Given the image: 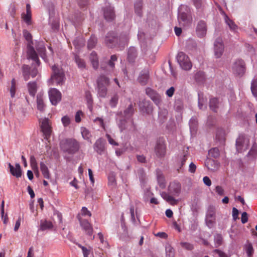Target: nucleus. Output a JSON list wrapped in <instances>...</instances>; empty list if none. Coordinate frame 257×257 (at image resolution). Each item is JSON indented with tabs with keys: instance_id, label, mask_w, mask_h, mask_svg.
<instances>
[{
	"instance_id": "nucleus-1",
	"label": "nucleus",
	"mask_w": 257,
	"mask_h": 257,
	"mask_svg": "<svg viewBox=\"0 0 257 257\" xmlns=\"http://www.w3.org/2000/svg\"><path fill=\"white\" fill-rule=\"evenodd\" d=\"M79 147V143L75 139H66L61 143V148L63 151L70 154L76 153L78 151Z\"/></svg>"
},
{
	"instance_id": "nucleus-2",
	"label": "nucleus",
	"mask_w": 257,
	"mask_h": 257,
	"mask_svg": "<svg viewBox=\"0 0 257 257\" xmlns=\"http://www.w3.org/2000/svg\"><path fill=\"white\" fill-rule=\"evenodd\" d=\"M109 84V79L104 75H100L97 79L98 94L101 97H105L107 94V87Z\"/></svg>"
},
{
	"instance_id": "nucleus-3",
	"label": "nucleus",
	"mask_w": 257,
	"mask_h": 257,
	"mask_svg": "<svg viewBox=\"0 0 257 257\" xmlns=\"http://www.w3.org/2000/svg\"><path fill=\"white\" fill-rule=\"evenodd\" d=\"M118 125L121 132H133L136 129L132 118L120 119L118 122Z\"/></svg>"
},
{
	"instance_id": "nucleus-4",
	"label": "nucleus",
	"mask_w": 257,
	"mask_h": 257,
	"mask_svg": "<svg viewBox=\"0 0 257 257\" xmlns=\"http://www.w3.org/2000/svg\"><path fill=\"white\" fill-rule=\"evenodd\" d=\"M53 74L51 76V80L53 82H55L57 84L61 85L64 82L65 75L62 69L59 68L54 65L52 66Z\"/></svg>"
},
{
	"instance_id": "nucleus-5",
	"label": "nucleus",
	"mask_w": 257,
	"mask_h": 257,
	"mask_svg": "<svg viewBox=\"0 0 257 257\" xmlns=\"http://www.w3.org/2000/svg\"><path fill=\"white\" fill-rule=\"evenodd\" d=\"M40 122L41 130L43 133L44 138L48 140L52 132L50 120L47 118H45Z\"/></svg>"
},
{
	"instance_id": "nucleus-6",
	"label": "nucleus",
	"mask_w": 257,
	"mask_h": 257,
	"mask_svg": "<svg viewBox=\"0 0 257 257\" xmlns=\"http://www.w3.org/2000/svg\"><path fill=\"white\" fill-rule=\"evenodd\" d=\"M177 61L180 67L184 70H189L192 67L188 57L183 52H180L178 54Z\"/></svg>"
},
{
	"instance_id": "nucleus-7",
	"label": "nucleus",
	"mask_w": 257,
	"mask_h": 257,
	"mask_svg": "<svg viewBox=\"0 0 257 257\" xmlns=\"http://www.w3.org/2000/svg\"><path fill=\"white\" fill-rule=\"evenodd\" d=\"M156 155L159 158L164 157L166 153V147L163 139H159L157 141L155 147Z\"/></svg>"
},
{
	"instance_id": "nucleus-8",
	"label": "nucleus",
	"mask_w": 257,
	"mask_h": 257,
	"mask_svg": "<svg viewBox=\"0 0 257 257\" xmlns=\"http://www.w3.org/2000/svg\"><path fill=\"white\" fill-rule=\"evenodd\" d=\"M232 70L234 73L242 76L245 72V67L244 61L241 59L236 60L233 64Z\"/></svg>"
},
{
	"instance_id": "nucleus-9",
	"label": "nucleus",
	"mask_w": 257,
	"mask_h": 257,
	"mask_svg": "<svg viewBox=\"0 0 257 257\" xmlns=\"http://www.w3.org/2000/svg\"><path fill=\"white\" fill-rule=\"evenodd\" d=\"M249 141L246 140L244 136L240 135L236 141V147L237 151L241 153L247 149Z\"/></svg>"
},
{
	"instance_id": "nucleus-10",
	"label": "nucleus",
	"mask_w": 257,
	"mask_h": 257,
	"mask_svg": "<svg viewBox=\"0 0 257 257\" xmlns=\"http://www.w3.org/2000/svg\"><path fill=\"white\" fill-rule=\"evenodd\" d=\"M178 20L180 26L184 27L190 26L192 21V17L185 13H179Z\"/></svg>"
},
{
	"instance_id": "nucleus-11",
	"label": "nucleus",
	"mask_w": 257,
	"mask_h": 257,
	"mask_svg": "<svg viewBox=\"0 0 257 257\" xmlns=\"http://www.w3.org/2000/svg\"><path fill=\"white\" fill-rule=\"evenodd\" d=\"M215 210L213 207H210L208 209L206 216V223L209 228H212L215 220Z\"/></svg>"
},
{
	"instance_id": "nucleus-12",
	"label": "nucleus",
	"mask_w": 257,
	"mask_h": 257,
	"mask_svg": "<svg viewBox=\"0 0 257 257\" xmlns=\"http://www.w3.org/2000/svg\"><path fill=\"white\" fill-rule=\"evenodd\" d=\"M49 96L53 105H56L61 99V93L56 88H51L49 90Z\"/></svg>"
},
{
	"instance_id": "nucleus-13",
	"label": "nucleus",
	"mask_w": 257,
	"mask_h": 257,
	"mask_svg": "<svg viewBox=\"0 0 257 257\" xmlns=\"http://www.w3.org/2000/svg\"><path fill=\"white\" fill-rule=\"evenodd\" d=\"M207 31L206 23L203 20L199 21L196 28V32L197 36L200 38L204 37L206 35Z\"/></svg>"
},
{
	"instance_id": "nucleus-14",
	"label": "nucleus",
	"mask_w": 257,
	"mask_h": 257,
	"mask_svg": "<svg viewBox=\"0 0 257 257\" xmlns=\"http://www.w3.org/2000/svg\"><path fill=\"white\" fill-rule=\"evenodd\" d=\"M224 51V45L221 38H218L214 42V53L216 58H220Z\"/></svg>"
},
{
	"instance_id": "nucleus-15",
	"label": "nucleus",
	"mask_w": 257,
	"mask_h": 257,
	"mask_svg": "<svg viewBox=\"0 0 257 257\" xmlns=\"http://www.w3.org/2000/svg\"><path fill=\"white\" fill-rule=\"evenodd\" d=\"M146 92L155 104L157 105H159L160 104L161 102V97L156 91L150 88H147L146 90Z\"/></svg>"
},
{
	"instance_id": "nucleus-16",
	"label": "nucleus",
	"mask_w": 257,
	"mask_h": 257,
	"mask_svg": "<svg viewBox=\"0 0 257 257\" xmlns=\"http://www.w3.org/2000/svg\"><path fill=\"white\" fill-rule=\"evenodd\" d=\"M118 38L114 32H109L107 34L105 39V44L110 47H112L114 44L117 42Z\"/></svg>"
},
{
	"instance_id": "nucleus-17",
	"label": "nucleus",
	"mask_w": 257,
	"mask_h": 257,
	"mask_svg": "<svg viewBox=\"0 0 257 257\" xmlns=\"http://www.w3.org/2000/svg\"><path fill=\"white\" fill-rule=\"evenodd\" d=\"M28 48V58L29 59H31L33 60L34 61L36 62L37 65L40 64V61L39 60L38 55L35 51L34 47L31 45L30 44H28L27 46Z\"/></svg>"
},
{
	"instance_id": "nucleus-18",
	"label": "nucleus",
	"mask_w": 257,
	"mask_h": 257,
	"mask_svg": "<svg viewBox=\"0 0 257 257\" xmlns=\"http://www.w3.org/2000/svg\"><path fill=\"white\" fill-rule=\"evenodd\" d=\"M28 48V58L29 59H31L33 60L34 61L36 62L37 65L40 64V61L39 60L38 55L35 51L34 47L31 45L30 44H28L27 46Z\"/></svg>"
},
{
	"instance_id": "nucleus-19",
	"label": "nucleus",
	"mask_w": 257,
	"mask_h": 257,
	"mask_svg": "<svg viewBox=\"0 0 257 257\" xmlns=\"http://www.w3.org/2000/svg\"><path fill=\"white\" fill-rule=\"evenodd\" d=\"M93 148L98 154L101 155L105 150V141L102 138H99L94 143Z\"/></svg>"
},
{
	"instance_id": "nucleus-20",
	"label": "nucleus",
	"mask_w": 257,
	"mask_h": 257,
	"mask_svg": "<svg viewBox=\"0 0 257 257\" xmlns=\"http://www.w3.org/2000/svg\"><path fill=\"white\" fill-rule=\"evenodd\" d=\"M9 168L10 169V173L14 176L17 178H20L22 176V170L21 166L19 163H16L15 167H14L11 163L8 164Z\"/></svg>"
},
{
	"instance_id": "nucleus-21",
	"label": "nucleus",
	"mask_w": 257,
	"mask_h": 257,
	"mask_svg": "<svg viewBox=\"0 0 257 257\" xmlns=\"http://www.w3.org/2000/svg\"><path fill=\"white\" fill-rule=\"evenodd\" d=\"M80 223L81 227L85 231L86 233L89 236H91L93 233V228L89 221L86 219H84L80 220Z\"/></svg>"
},
{
	"instance_id": "nucleus-22",
	"label": "nucleus",
	"mask_w": 257,
	"mask_h": 257,
	"mask_svg": "<svg viewBox=\"0 0 257 257\" xmlns=\"http://www.w3.org/2000/svg\"><path fill=\"white\" fill-rule=\"evenodd\" d=\"M188 156V153L187 151H184L182 153L178 155L177 158V165L179 166V169H178V171H179V169H181L182 167L184 165L187 160Z\"/></svg>"
},
{
	"instance_id": "nucleus-23",
	"label": "nucleus",
	"mask_w": 257,
	"mask_h": 257,
	"mask_svg": "<svg viewBox=\"0 0 257 257\" xmlns=\"http://www.w3.org/2000/svg\"><path fill=\"white\" fill-rule=\"evenodd\" d=\"M53 226L52 222L50 220L42 219L40 221L39 230L41 231L52 229Z\"/></svg>"
},
{
	"instance_id": "nucleus-24",
	"label": "nucleus",
	"mask_w": 257,
	"mask_h": 257,
	"mask_svg": "<svg viewBox=\"0 0 257 257\" xmlns=\"http://www.w3.org/2000/svg\"><path fill=\"white\" fill-rule=\"evenodd\" d=\"M104 17L107 21H112L115 18L113 8L111 7H106L104 9Z\"/></svg>"
},
{
	"instance_id": "nucleus-25",
	"label": "nucleus",
	"mask_w": 257,
	"mask_h": 257,
	"mask_svg": "<svg viewBox=\"0 0 257 257\" xmlns=\"http://www.w3.org/2000/svg\"><path fill=\"white\" fill-rule=\"evenodd\" d=\"M169 191L170 193L173 195H178L181 189V185L179 182H171L169 186Z\"/></svg>"
},
{
	"instance_id": "nucleus-26",
	"label": "nucleus",
	"mask_w": 257,
	"mask_h": 257,
	"mask_svg": "<svg viewBox=\"0 0 257 257\" xmlns=\"http://www.w3.org/2000/svg\"><path fill=\"white\" fill-rule=\"evenodd\" d=\"M89 59L93 68L95 70L97 69L99 67L98 57L95 51H93L90 53Z\"/></svg>"
},
{
	"instance_id": "nucleus-27",
	"label": "nucleus",
	"mask_w": 257,
	"mask_h": 257,
	"mask_svg": "<svg viewBox=\"0 0 257 257\" xmlns=\"http://www.w3.org/2000/svg\"><path fill=\"white\" fill-rule=\"evenodd\" d=\"M149 79V73L148 71H142L139 78L138 81L142 85H146Z\"/></svg>"
},
{
	"instance_id": "nucleus-28",
	"label": "nucleus",
	"mask_w": 257,
	"mask_h": 257,
	"mask_svg": "<svg viewBox=\"0 0 257 257\" xmlns=\"http://www.w3.org/2000/svg\"><path fill=\"white\" fill-rule=\"evenodd\" d=\"M31 11L30 5L27 4L26 5V14L22 15V19L28 24H30L31 20Z\"/></svg>"
},
{
	"instance_id": "nucleus-29",
	"label": "nucleus",
	"mask_w": 257,
	"mask_h": 257,
	"mask_svg": "<svg viewBox=\"0 0 257 257\" xmlns=\"http://www.w3.org/2000/svg\"><path fill=\"white\" fill-rule=\"evenodd\" d=\"M81 133L83 138L90 144L92 143V135L90 131L85 127H81Z\"/></svg>"
},
{
	"instance_id": "nucleus-30",
	"label": "nucleus",
	"mask_w": 257,
	"mask_h": 257,
	"mask_svg": "<svg viewBox=\"0 0 257 257\" xmlns=\"http://www.w3.org/2000/svg\"><path fill=\"white\" fill-rule=\"evenodd\" d=\"M137 57V51L134 47H130L128 50L127 59L131 63H133Z\"/></svg>"
},
{
	"instance_id": "nucleus-31",
	"label": "nucleus",
	"mask_w": 257,
	"mask_h": 257,
	"mask_svg": "<svg viewBox=\"0 0 257 257\" xmlns=\"http://www.w3.org/2000/svg\"><path fill=\"white\" fill-rule=\"evenodd\" d=\"M243 248L247 254V257H252L254 253V249L250 242L247 241L244 244Z\"/></svg>"
},
{
	"instance_id": "nucleus-32",
	"label": "nucleus",
	"mask_w": 257,
	"mask_h": 257,
	"mask_svg": "<svg viewBox=\"0 0 257 257\" xmlns=\"http://www.w3.org/2000/svg\"><path fill=\"white\" fill-rule=\"evenodd\" d=\"M37 105L38 110L41 111L44 110L45 105L44 103L43 95L41 94H38L37 96Z\"/></svg>"
},
{
	"instance_id": "nucleus-33",
	"label": "nucleus",
	"mask_w": 257,
	"mask_h": 257,
	"mask_svg": "<svg viewBox=\"0 0 257 257\" xmlns=\"http://www.w3.org/2000/svg\"><path fill=\"white\" fill-rule=\"evenodd\" d=\"M40 169L44 177L46 179H49L50 178V174L47 166L44 162L40 163Z\"/></svg>"
},
{
	"instance_id": "nucleus-34",
	"label": "nucleus",
	"mask_w": 257,
	"mask_h": 257,
	"mask_svg": "<svg viewBox=\"0 0 257 257\" xmlns=\"http://www.w3.org/2000/svg\"><path fill=\"white\" fill-rule=\"evenodd\" d=\"M29 94L34 97L37 92V83L36 82H30L28 83Z\"/></svg>"
},
{
	"instance_id": "nucleus-35",
	"label": "nucleus",
	"mask_w": 257,
	"mask_h": 257,
	"mask_svg": "<svg viewBox=\"0 0 257 257\" xmlns=\"http://www.w3.org/2000/svg\"><path fill=\"white\" fill-rule=\"evenodd\" d=\"M225 21L226 24L229 27L230 30L236 32L237 30L238 27L234 23L233 21H232L231 20H230L228 17L226 15L225 16Z\"/></svg>"
},
{
	"instance_id": "nucleus-36",
	"label": "nucleus",
	"mask_w": 257,
	"mask_h": 257,
	"mask_svg": "<svg viewBox=\"0 0 257 257\" xmlns=\"http://www.w3.org/2000/svg\"><path fill=\"white\" fill-rule=\"evenodd\" d=\"M23 75L24 79L26 81L30 79V76L31 74V68L26 65H24L22 67Z\"/></svg>"
},
{
	"instance_id": "nucleus-37",
	"label": "nucleus",
	"mask_w": 257,
	"mask_h": 257,
	"mask_svg": "<svg viewBox=\"0 0 257 257\" xmlns=\"http://www.w3.org/2000/svg\"><path fill=\"white\" fill-rule=\"evenodd\" d=\"M36 49L38 53H39L40 55L43 59H45L46 57V48L45 46H44V44L43 43H39L38 45L36 46Z\"/></svg>"
},
{
	"instance_id": "nucleus-38",
	"label": "nucleus",
	"mask_w": 257,
	"mask_h": 257,
	"mask_svg": "<svg viewBox=\"0 0 257 257\" xmlns=\"http://www.w3.org/2000/svg\"><path fill=\"white\" fill-rule=\"evenodd\" d=\"M216 162L212 159H208L205 162V166L209 170L214 171L217 169Z\"/></svg>"
},
{
	"instance_id": "nucleus-39",
	"label": "nucleus",
	"mask_w": 257,
	"mask_h": 257,
	"mask_svg": "<svg viewBox=\"0 0 257 257\" xmlns=\"http://www.w3.org/2000/svg\"><path fill=\"white\" fill-rule=\"evenodd\" d=\"M97 40L96 37L91 36L88 41L87 47L89 49H91L94 48L97 43Z\"/></svg>"
},
{
	"instance_id": "nucleus-40",
	"label": "nucleus",
	"mask_w": 257,
	"mask_h": 257,
	"mask_svg": "<svg viewBox=\"0 0 257 257\" xmlns=\"http://www.w3.org/2000/svg\"><path fill=\"white\" fill-rule=\"evenodd\" d=\"M218 100L216 98H212L210 100L209 106L211 109L214 111H216V109L218 107Z\"/></svg>"
},
{
	"instance_id": "nucleus-41",
	"label": "nucleus",
	"mask_w": 257,
	"mask_h": 257,
	"mask_svg": "<svg viewBox=\"0 0 257 257\" xmlns=\"http://www.w3.org/2000/svg\"><path fill=\"white\" fill-rule=\"evenodd\" d=\"M133 107L132 105H130L124 111V118H132L133 113Z\"/></svg>"
},
{
	"instance_id": "nucleus-42",
	"label": "nucleus",
	"mask_w": 257,
	"mask_h": 257,
	"mask_svg": "<svg viewBox=\"0 0 257 257\" xmlns=\"http://www.w3.org/2000/svg\"><path fill=\"white\" fill-rule=\"evenodd\" d=\"M75 60L78 67L79 68L84 69L85 68V63L84 60L81 59L79 56L76 55L75 56Z\"/></svg>"
},
{
	"instance_id": "nucleus-43",
	"label": "nucleus",
	"mask_w": 257,
	"mask_h": 257,
	"mask_svg": "<svg viewBox=\"0 0 257 257\" xmlns=\"http://www.w3.org/2000/svg\"><path fill=\"white\" fill-rule=\"evenodd\" d=\"M166 252L167 257H174L175 256V250L169 244L166 246Z\"/></svg>"
},
{
	"instance_id": "nucleus-44",
	"label": "nucleus",
	"mask_w": 257,
	"mask_h": 257,
	"mask_svg": "<svg viewBox=\"0 0 257 257\" xmlns=\"http://www.w3.org/2000/svg\"><path fill=\"white\" fill-rule=\"evenodd\" d=\"M10 91L11 97H14L16 91V82L15 78H13L11 81V86Z\"/></svg>"
},
{
	"instance_id": "nucleus-45",
	"label": "nucleus",
	"mask_w": 257,
	"mask_h": 257,
	"mask_svg": "<svg viewBox=\"0 0 257 257\" xmlns=\"http://www.w3.org/2000/svg\"><path fill=\"white\" fill-rule=\"evenodd\" d=\"M23 35L25 39L28 41V44H33L32 35L26 30L23 31Z\"/></svg>"
},
{
	"instance_id": "nucleus-46",
	"label": "nucleus",
	"mask_w": 257,
	"mask_h": 257,
	"mask_svg": "<svg viewBox=\"0 0 257 257\" xmlns=\"http://www.w3.org/2000/svg\"><path fill=\"white\" fill-rule=\"evenodd\" d=\"M142 3L141 1L138 2L135 5V9L136 13L139 16L142 15Z\"/></svg>"
},
{
	"instance_id": "nucleus-47",
	"label": "nucleus",
	"mask_w": 257,
	"mask_h": 257,
	"mask_svg": "<svg viewBox=\"0 0 257 257\" xmlns=\"http://www.w3.org/2000/svg\"><path fill=\"white\" fill-rule=\"evenodd\" d=\"M157 179L160 187L164 188L165 187V179L164 176L161 173H158Z\"/></svg>"
},
{
	"instance_id": "nucleus-48",
	"label": "nucleus",
	"mask_w": 257,
	"mask_h": 257,
	"mask_svg": "<svg viewBox=\"0 0 257 257\" xmlns=\"http://www.w3.org/2000/svg\"><path fill=\"white\" fill-rule=\"evenodd\" d=\"M209 154L214 158H217L219 156V151L218 148H214L209 151Z\"/></svg>"
},
{
	"instance_id": "nucleus-49",
	"label": "nucleus",
	"mask_w": 257,
	"mask_h": 257,
	"mask_svg": "<svg viewBox=\"0 0 257 257\" xmlns=\"http://www.w3.org/2000/svg\"><path fill=\"white\" fill-rule=\"evenodd\" d=\"M251 90L253 95L257 96V79H254L252 81Z\"/></svg>"
},
{
	"instance_id": "nucleus-50",
	"label": "nucleus",
	"mask_w": 257,
	"mask_h": 257,
	"mask_svg": "<svg viewBox=\"0 0 257 257\" xmlns=\"http://www.w3.org/2000/svg\"><path fill=\"white\" fill-rule=\"evenodd\" d=\"M30 164L34 172H35V170H37V168H38V167L37 166L36 160L35 157L33 156H32L30 157Z\"/></svg>"
},
{
	"instance_id": "nucleus-51",
	"label": "nucleus",
	"mask_w": 257,
	"mask_h": 257,
	"mask_svg": "<svg viewBox=\"0 0 257 257\" xmlns=\"http://www.w3.org/2000/svg\"><path fill=\"white\" fill-rule=\"evenodd\" d=\"M181 246L188 250H191L193 249V245L187 242H181L180 243Z\"/></svg>"
},
{
	"instance_id": "nucleus-52",
	"label": "nucleus",
	"mask_w": 257,
	"mask_h": 257,
	"mask_svg": "<svg viewBox=\"0 0 257 257\" xmlns=\"http://www.w3.org/2000/svg\"><path fill=\"white\" fill-rule=\"evenodd\" d=\"M163 197L167 201L170 202L171 204H175L177 203V201L174 198L170 195L165 194Z\"/></svg>"
},
{
	"instance_id": "nucleus-53",
	"label": "nucleus",
	"mask_w": 257,
	"mask_h": 257,
	"mask_svg": "<svg viewBox=\"0 0 257 257\" xmlns=\"http://www.w3.org/2000/svg\"><path fill=\"white\" fill-rule=\"evenodd\" d=\"M118 96L116 95H114L110 100V105L112 107H114L116 106L118 102Z\"/></svg>"
},
{
	"instance_id": "nucleus-54",
	"label": "nucleus",
	"mask_w": 257,
	"mask_h": 257,
	"mask_svg": "<svg viewBox=\"0 0 257 257\" xmlns=\"http://www.w3.org/2000/svg\"><path fill=\"white\" fill-rule=\"evenodd\" d=\"M61 121L64 126H68L70 123V119L67 115L63 116L61 119Z\"/></svg>"
},
{
	"instance_id": "nucleus-55",
	"label": "nucleus",
	"mask_w": 257,
	"mask_h": 257,
	"mask_svg": "<svg viewBox=\"0 0 257 257\" xmlns=\"http://www.w3.org/2000/svg\"><path fill=\"white\" fill-rule=\"evenodd\" d=\"M222 237L220 234H217L215 236V244L217 245V246H219L221 244L222 242Z\"/></svg>"
},
{
	"instance_id": "nucleus-56",
	"label": "nucleus",
	"mask_w": 257,
	"mask_h": 257,
	"mask_svg": "<svg viewBox=\"0 0 257 257\" xmlns=\"http://www.w3.org/2000/svg\"><path fill=\"white\" fill-rule=\"evenodd\" d=\"M117 60V57L116 55H113L111 56L110 60L108 62V65L109 66L113 68L114 67V62Z\"/></svg>"
},
{
	"instance_id": "nucleus-57",
	"label": "nucleus",
	"mask_w": 257,
	"mask_h": 257,
	"mask_svg": "<svg viewBox=\"0 0 257 257\" xmlns=\"http://www.w3.org/2000/svg\"><path fill=\"white\" fill-rule=\"evenodd\" d=\"M83 113L81 110L78 111L75 116V121L77 123L81 121V116H83Z\"/></svg>"
},
{
	"instance_id": "nucleus-58",
	"label": "nucleus",
	"mask_w": 257,
	"mask_h": 257,
	"mask_svg": "<svg viewBox=\"0 0 257 257\" xmlns=\"http://www.w3.org/2000/svg\"><path fill=\"white\" fill-rule=\"evenodd\" d=\"M215 191L220 196H222L224 195V190L223 188L220 186H216Z\"/></svg>"
},
{
	"instance_id": "nucleus-59",
	"label": "nucleus",
	"mask_w": 257,
	"mask_h": 257,
	"mask_svg": "<svg viewBox=\"0 0 257 257\" xmlns=\"http://www.w3.org/2000/svg\"><path fill=\"white\" fill-rule=\"evenodd\" d=\"M241 221L243 224L246 223L248 221V214L246 212H243L241 214Z\"/></svg>"
},
{
	"instance_id": "nucleus-60",
	"label": "nucleus",
	"mask_w": 257,
	"mask_h": 257,
	"mask_svg": "<svg viewBox=\"0 0 257 257\" xmlns=\"http://www.w3.org/2000/svg\"><path fill=\"white\" fill-rule=\"evenodd\" d=\"M106 137L107 138V140H108V141L109 142V143L112 145H113V146H118V143H117L111 137V136L108 135V134H106Z\"/></svg>"
},
{
	"instance_id": "nucleus-61",
	"label": "nucleus",
	"mask_w": 257,
	"mask_h": 257,
	"mask_svg": "<svg viewBox=\"0 0 257 257\" xmlns=\"http://www.w3.org/2000/svg\"><path fill=\"white\" fill-rule=\"evenodd\" d=\"M238 214H239L238 210L236 208L233 207L232 208V217L234 220H236V219L239 218H238Z\"/></svg>"
},
{
	"instance_id": "nucleus-62",
	"label": "nucleus",
	"mask_w": 257,
	"mask_h": 257,
	"mask_svg": "<svg viewBox=\"0 0 257 257\" xmlns=\"http://www.w3.org/2000/svg\"><path fill=\"white\" fill-rule=\"evenodd\" d=\"M193 4L196 9H199L202 8V0H192Z\"/></svg>"
},
{
	"instance_id": "nucleus-63",
	"label": "nucleus",
	"mask_w": 257,
	"mask_h": 257,
	"mask_svg": "<svg viewBox=\"0 0 257 257\" xmlns=\"http://www.w3.org/2000/svg\"><path fill=\"white\" fill-rule=\"evenodd\" d=\"M213 252L218 254L219 257H228L224 252L219 249H215L214 250Z\"/></svg>"
},
{
	"instance_id": "nucleus-64",
	"label": "nucleus",
	"mask_w": 257,
	"mask_h": 257,
	"mask_svg": "<svg viewBox=\"0 0 257 257\" xmlns=\"http://www.w3.org/2000/svg\"><path fill=\"white\" fill-rule=\"evenodd\" d=\"M175 92V88L174 87H171L170 88H169L166 92V95L168 97H172Z\"/></svg>"
}]
</instances>
